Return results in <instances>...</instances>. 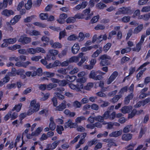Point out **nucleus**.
<instances>
[{"label": "nucleus", "mask_w": 150, "mask_h": 150, "mask_svg": "<svg viewBox=\"0 0 150 150\" xmlns=\"http://www.w3.org/2000/svg\"><path fill=\"white\" fill-rule=\"evenodd\" d=\"M79 88L76 87L75 86L73 85V84L71 83L69 84V86L70 88L74 90L77 91H79L81 90L80 89H82L86 90H90L93 86V84L92 83H88L87 85L83 86V84H80Z\"/></svg>", "instance_id": "nucleus-1"}, {"label": "nucleus", "mask_w": 150, "mask_h": 150, "mask_svg": "<svg viewBox=\"0 0 150 150\" xmlns=\"http://www.w3.org/2000/svg\"><path fill=\"white\" fill-rule=\"evenodd\" d=\"M21 18V15H16L14 16L11 20L10 22V24L9 22H7L6 24L7 26L8 27V29L10 30L11 31H12L13 29L11 25H15L16 23L18 22L19 20Z\"/></svg>", "instance_id": "nucleus-2"}, {"label": "nucleus", "mask_w": 150, "mask_h": 150, "mask_svg": "<svg viewBox=\"0 0 150 150\" xmlns=\"http://www.w3.org/2000/svg\"><path fill=\"white\" fill-rule=\"evenodd\" d=\"M17 39L16 38H13L4 39L3 40L4 42L1 45V47H5L8 46V44L15 43L17 41Z\"/></svg>", "instance_id": "nucleus-3"}, {"label": "nucleus", "mask_w": 150, "mask_h": 150, "mask_svg": "<svg viewBox=\"0 0 150 150\" xmlns=\"http://www.w3.org/2000/svg\"><path fill=\"white\" fill-rule=\"evenodd\" d=\"M58 51L57 50H50L46 56V59L48 60H50L51 59L52 60H55L56 59V56L58 54Z\"/></svg>", "instance_id": "nucleus-4"}, {"label": "nucleus", "mask_w": 150, "mask_h": 150, "mask_svg": "<svg viewBox=\"0 0 150 150\" xmlns=\"http://www.w3.org/2000/svg\"><path fill=\"white\" fill-rule=\"evenodd\" d=\"M131 12L132 11L131 10V7H123L120 8L118 9V11L116 12L115 15H118L121 14H130Z\"/></svg>", "instance_id": "nucleus-5"}, {"label": "nucleus", "mask_w": 150, "mask_h": 150, "mask_svg": "<svg viewBox=\"0 0 150 150\" xmlns=\"http://www.w3.org/2000/svg\"><path fill=\"white\" fill-rule=\"evenodd\" d=\"M109 57L107 55L104 54L100 56L99 58L101 60L100 64V66L108 65L110 64V62L108 60Z\"/></svg>", "instance_id": "nucleus-6"}, {"label": "nucleus", "mask_w": 150, "mask_h": 150, "mask_svg": "<svg viewBox=\"0 0 150 150\" xmlns=\"http://www.w3.org/2000/svg\"><path fill=\"white\" fill-rule=\"evenodd\" d=\"M89 78L93 79L95 80H100L103 78L102 76L98 74V71L92 70L89 75Z\"/></svg>", "instance_id": "nucleus-7"}, {"label": "nucleus", "mask_w": 150, "mask_h": 150, "mask_svg": "<svg viewBox=\"0 0 150 150\" xmlns=\"http://www.w3.org/2000/svg\"><path fill=\"white\" fill-rule=\"evenodd\" d=\"M31 40V38L22 35L20 36V38L18 39V41L24 45L29 43Z\"/></svg>", "instance_id": "nucleus-8"}, {"label": "nucleus", "mask_w": 150, "mask_h": 150, "mask_svg": "<svg viewBox=\"0 0 150 150\" xmlns=\"http://www.w3.org/2000/svg\"><path fill=\"white\" fill-rule=\"evenodd\" d=\"M118 75V72L115 71H114L108 79L107 83L108 84H110L114 81Z\"/></svg>", "instance_id": "nucleus-9"}, {"label": "nucleus", "mask_w": 150, "mask_h": 150, "mask_svg": "<svg viewBox=\"0 0 150 150\" xmlns=\"http://www.w3.org/2000/svg\"><path fill=\"white\" fill-rule=\"evenodd\" d=\"M77 126V124L75 123H73L71 120L69 119L64 125V127L65 129L70 127V128L74 127Z\"/></svg>", "instance_id": "nucleus-10"}, {"label": "nucleus", "mask_w": 150, "mask_h": 150, "mask_svg": "<svg viewBox=\"0 0 150 150\" xmlns=\"http://www.w3.org/2000/svg\"><path fill=\"white\" fill-rule=\"evenodd\" d=\"M40 104L39 103H37L34 106L33 110L29 109L28 111L26 114L28 115H32L34 112L38 111L40 108Z\"/></svg>", "instance_id": "nucleus-11"}, {"label": "nucleus", "mask_w": 150, "mask_h": 150, "mask_svg": "<svg viewBox=\"0 0 150 150\" xmlns=\"http://www.w3.org/2000/svg\"><path fill=\"white\" fill-rule=\"evenodd\" d=\"M91 12V9L90 8H86L83 12L84 14V16H87L85 18V19L86 20H88L90 19L91 17L92 16L93 14V13H91L90 14V13Z\"/></svg>", "instance_id": "nucleus-12"}, {"label": "nucleus", "mask_w": 150, "mask_h": 150, "mask_svg": "<svg viewBox=\"0 0 150 150\" xmlns=\"http://www.w3.org/2000/svg\"><path fill=\"white\" fill-rule=\"evenodd\" d=\"M1 14L7 17L10 16L14 14V12L11 10L4 9L1 12Z\"/></svg>", "instance_id": "nucleus-13"}, {"label": "nucleus", "mask_w": 150, "mask_h": 150, "mask_svg": "<svg viewBox=\"0 0 150 150\" xmlns=\"http://www.w3.org/2000/svg\"><path fill=\"white\" fill-rule=\"evenodd\" d=\"M50 44L51 45L52 48L54 49L60 48L62 47V45L60 43L58 42H53V41L52 40H51L50 41Z\"/></svg>", "instance_id": "nucleus-14"}, {"label": "nucleus", "mask_w": 150, "mask_h": 150, "mask_svg": "<svg viewBox=\"0 0 150 150\" xmlns=\"http://www.w3.org/2000/svg\"><path fill=\"white\" fill-rule=\"evenodd\" d=\"M77 82L78 83L76 85L73 84L76 87L79 88L80 84H83L82 83H85L86 81V79L84 77H82L80 78L77 79L76 80Z\"/></svg>", "instance_id": "nucleus-15"}, {"label": "nucleus", "mask_w": 150, "mask_h": 150, "mask_svg": "<svg viewBox=\"0 0 150 150\" xmlns=\"http://www.w3.org/2000/svg\"><path fill=\"white\" fill-rule=\"evenodd\" d=\"M132 107L131 106H124L121 108V112L124 114L129 113L132 110Z\"/></svg>", "instance_id": "nucleus-16"}, {"label": "nucleus", "mask_w": 150, "mask_h": 150, "mask_svg": "<svg viewBox=\"0 0 150 150\" xmlns=\"http://www.w3.org/2000/svg\"><path fill=\"white\" fill-rule=\"evenodd\" d=\"M80 49L79 43H75L71 48L72 52L74 54L77 53Z\"/></svg>", "instance_id": "nucleus-17"}, {"label": "nucleus", "mask_w": 150, "mask_h": 150, "mask_svg": "<svg viewBox=\"0 0 150 150\" xmlns=\"http://www.w3.org/2000/svg\"><path fill=\"white\" fill-rule=\"evenodd\" d=\"M66 103H62L56 107L55 109L56 110L62 111L66 108Z\"/></svg>", "instance_id": "nucleus-18"}, {"label": "nucleus", "mask_w": 150, "mask_h": 150, "mask_svg": "<svg viewBox=\"0 0 150 150\" xmlns=\"http://www.w3.org/2000/svg\"><path fill=\"white\" fill-rule=\"evenodd\" d=\"M60 142V140H59L55 141L52 142L51 144H49V148L50 150H53L55 149Z\"/></svg>", "instance_id": "nucleus-19"}, {"label": "nucleus", "mask_w": 150, "mask_h": 150, "mask_svg": "<svg viewBox=\"0 0 150 150\" xmlns=\"http://www.w3.org/2000/svg\"><path fill=\"white\" fill-rule=\"evenodd\" d=\"M132 134H124L122 135V139L123 141H128L132 139Z\"/></svg>", "instance_id": "nucleus-20"}, {"label": "nucleus", "mask_w": 150, "mask_h": 150, "mask_svg": "<svg viewBox=\"0 0 150 150\" xmlns=\"http://www.w3.org/2000/svg\"><path fill=\"white\" fill-rule=\"evenodd\" d=\"M67 17L66 14L63 13L60 14L59 18L57 20V21L60 23H63L64 20Z\"/></svg>", "instance_id": "nucleus-21"}, {"label": "nucleus", "mask_w": 150, "mask_h": 150, "mask_svg": "<svg viewBox=\"0 0 150 150\" xmlns=\"http://www.w3.org/2000/svg\"><path fill=\"white\" fill-rule=\"evenodd\" d=\"M122 134V131H117L113 132L109 134V136L111 137H116Z\"/></svg>", "instance_id": "nucleus-22"}, {"label": "nucleus", "mask_w": 150, "mask_h": 150, "mask_svg": "<svg viewBox=\"0 0 150 150\" xmlns=\"http://www.w3.org/2000/svg\"><path fill=\"white\" fill-rule=\"evenodd\" d=\"M41 40L43 42H45V43H43L42 45H40V46L42 47H45L48 45V42L49 41V39L47 36H43L41 38Z\"/></svg>", "instance_id": "nucleus-23"}, {"label": "nucleus", "mask_w": 150, "mask_h": 150, "mask_svg": "<svg viewBox=\"0 0 150 150\" xmlns=\"http://www.w3.org/2000/svg\"><path fill=\"white\" fill-rule=\"evenodd\" d=\"M22 106V104L21 103H19L18 104L16 105L12 108L11 110L13 111H16L17 112H19L21 110Z\"/></svg>", "instance_id": "nucleus-24"}, {"label": "nucleus", "mask_w": 150, "mask_h": 150, "mask_svg": "<svg viewBox=\"0 0 150 150\" xmlns=\"http://www.w3.org/2000/svg\"><path fill=\"white\" fill-rule=\"evenodd\" d=\"M143 27V24H141L138 25L134 28L133 31V33L134 34L138 33L142 29Z\"/></svg>", "instance_id": "nucleus-25"}, {"label": "nucleus", "mask_w": 150, "mask_h": 150, "mask_svg": "<svg viewBox=\"0 0 150 150\" xmlns=\"http://www.w3.org/2000/svg\"><path fill=\"white\" fill-rule=\"evenodd\" d=\"M99 18V16L98 15L93 17L90 21L88 24H93L97 22Z\"/></svg>", "instance_id": "nucleus-26"}, {"label": "nucleus", "mask_w": 150, "mask_h": 150, "mask_svg": "<svg viewBox=\"0 0 150 150\" xmlns=\"http://www.w3.org/2000/svg\"><path fill=\"white\" fill-rule=\"evenodd\" d=\"M42 130V129L40 127L37 128L34 132H32V134L35 136H38Z\"/></svg>", "instance_id": "nucleus-27"}, {"label": "nucleus", "mask_w": 150, "mask_h": 150, "mask_svg": "<svg viewBox=\"0 0 150 150\" xmlns=\"http://www.w3.org/2000/svg\"><path fill=\"white\" fill-rule=\"evenodd\" d=\"M102 47H100L99 49H97L93 53L92 55V57H98L99 54L102 52Z\"/></svg>", "instance_id": "nucleus-28"}, {"label": "nucleus", "mask_w": 150, "mask_h": 150, "mask_svg": "<svg viewBox=\"0 0 150 150\" xmlns=\"http://www.w3.org/2000/svg\"><path fill=\"white\" fill-rule=\"evenodd\" d=\"M28 33L31 36H38L40 35V33L39 31L35 30H30Z\"/></svg>", "instance_id": "nucleus-29"}, {"label": "nucleus", "mask_w": 150, "mask_h": 150, "mask_svg": "<svg viewBox=\"0 0 150 150\" xmlns=\"http://www.w3.org/2000/svg\"><path fill=\"white\" fill-rule=\"evenodd\" d=\"M76 77L73 76H70L69 75H66L65 77V78L69 82L73 81L76 79Z\"/></svg>", "instance_id": "nucleus-30"}, {"label": "nucleus", "mask_w": 150, "mask_h": 150, "mask_svg": "<svg viewBox=\"0 0 150 150\" xmlns=\"http://www.w3.org/2000/svg\"><path fill=\"white\" fill-rule=\"evenodd\" d=\"M63 127L60 125H57L56 129V131L58 134H61L62 133V132L64 130Z\"/></svg>", "instance_id": "nucleus-31"}, {"label": "nucleus", "mask_w": 150, "mask_h": 150, "mask_svg": "<svg viewBox=\"0 0 150 150\" xmlns=\"http://www.w3.org/2000/svg\"><path fill=\"white\" fill-rule=\"evenodd\" d=\"M131 50V48L129 47H126L125 48H123L121 50V53L122 54H123L125 53H128Z\"/></svg>", "instance_id": "nucleus-32"}, {"label": "nucleus", "mask_w": 150, "mask_h": 150, "mask_svg": "<svg viewBox=\"0 0 150 150\" xmlns=\"http://www.w3.org/2000/svg\"><path fill=\"white\" fill-rule=\"evenodd\" d=\"M57 86V85L55 83H50L47 85V89L48 90H50L51 89L56 88Z\"/></svg>", "instance_id": "nucleus-33"}, {"label": "nucleus", "mask_w": 150, "mask_h": 150, "mask_svg": "<svg viewBox=\"0 0 150 150\" xmlns=\"http://www.w3.org/2000/svg\"><path fill=\"white\" fill-rule=\"evenodd\" d=\"M32 2L31 0H28L27 3L25 4V6L27 10H28L32 6Z\"/></svg>", "instance_id": "nucleus-34"}, {"label": "nucleus", "mask_w": 150, "mask_h": 150, "mask_svg": "<svg viewBox=\"0 0 150 150\" xmlns=\"http://www.w3.org/2000/svg\"><path fill=\"white\" fill-rule=\"evenodd\" d=\"M137 112V111L136 109H133L130 113L128 115V118L129 119L132 118L136 115Z\"/></svg>", "instance_id": "nucleus-35"}, {"label": "nucleus", "mask_w": 150, "mask_h": 150, "mask_svg": "<svg viewBox=\"0 0 150 150\" xmlns=\"http://www.w3.org/2000/svg\"><path fill=\"white\" fill-rule=\"evenodd\" d=\"M121 97V95H115L112 99V103H114L117 102Z\"/></svg>", "instance_id": "nucleus-36"}, {"label": "nucleus", "mask_w": 150, "mask_h": 150, "mask_svg": "<svg viewBox=\"0 0 150 150\" xmlns=\"http://www.w3.org/2000/svg\"><path fill=\"white\" fill-rule=\"evenodd\" d=\"M21 47V46L19 45L16 44L13 45L12 46L9 47V49L12 51L16 50L17 49H20Z\"/></svg>", "instance_id": "nucleus-37"}, {"label": "nucleus", "mask_w": 150, "mask_h": 150, "mask_svg": "<svg viewBox=\"0 0 150 150\" xmlns=\"http://www.w3.org/2000/svg\"><path fill=\"white\" fill-rule=\"evenodd\" d=\"M86 120V118L84 116H81L77 117L75 119L76 123H79L81 122V121Z\"/></svg>", "instance_id": "nucleus-38"}, {"label": "nucleus", "mask_w": 150, "mask_h": 150, "mask_svg": "<svg viewBox=\"0 0 150 150\" xmlns=\"http://www.w3.org/2000/svg\"><path fill=\"white\" fill-rule=\"evenodd\" d=\"M40 16L42 20H46L48 18V15L47 13H42L40 14Z\"/></svg>", "instance_id": "nucleus-39"}, {"label": "nucleus", "mask_w": 150, "mask_h": 150, "mask_svg": "<svg viewBox=\"0 0 150 150\" xmlns=\"http://www.w3.org/2000/svg\"><path fill=\"white\" fill-rule=\"evenodd\" d=\"M111 44L110 43H107L103 47V50L105 52H107L111 46Z\"/></svg>", "instance_id": "nucleus-40"}, {"label": "nucleus", "mask_w": 150, "mask_h": 150, "mask_svg": "<svg viewBox=\"0 0 150 150\" xmlns=\"http://www.w3.org/2000/svg\"><path fill=\"white\" fill-rule=\"evenodd\" d=\"M96 6L98 8L101 9L106 7V5L105 4L100 2L96 4Z\"/></svg>", "instance_id": "nucleus-41"}, {"label": "nucleus", "mask_w": 150, "mask_h": 150, "mask_svg": "<svg viewBox=\"0 0 150 150\" xmlns=\"http://www.w3.org/2000/svg\"><path fill=\"white\" fill-rule=\"evenodd\" d=\"M150 11V6H144L141 10V11L142 13L148 12Z\"/></svg>", "instance_id": "nucleus-42"}, {"label": "nucleus", "mask_w": 150, "mask_h": 150, "mask_svg": "<svg viewBox=\"0 0 150 150\" xmlns=\"http://www.w3.org/2000/svg\"><path fill=\"white\" fill-rule=\"evenodd\" d=\"M97 139H93V140L90 141H88L87 143L88 146L91 147L93 144H96L97 143Z\"/></svg>", "instance_id": "nucleus-43"}, {"label": "nucleus", "mask_w": 150, "mask_h": 150, "mask_svg": "<svg viewBox=\"0 0 150 150\" xmlns=\"http://www.w3.org/2000/svg\"><path fill=\"white\" fill-rule=\"evenodd\" d=\"M76 21L74 17H71L68 18L66 20L67 23H74Z\"/></svg>", "instance_id": "nucleus-44"}, {"label": "nucleus", "mask_w": 150, "mask_h": 150, "mask_svg": "<svg viewBox=\"0 0 150 150\" xmlns=\"http://www.w3.org/2000/svg\"><path fill=\"white\" fill-rule=\"evenodd\" d=\"M74 18L76 20V19H83L84 18V14L80 13H77L74 16Z\"/></svg>", "instance_id": "nucleus-45"}, {"label": "nucleus", "mask_w": 150, "mask_h": 150, "mask_svg": "<svg viewBox=\"0 0 150 150\" xmlns=\"http://www.w3.org/2000/svg\"><path fill=\"white\" fill-rule=\"evenodd\" d=\"M81 58V60L78 64V65L79 66H81L85 61L88 59L87 57L86 56H84Z\"/></svg>", "instance_id": "nucleus-46"}, {"label": "nucleus", "mask_w": 150, "mask_h": 150, "mask_svg": "<svg viewBox=\"0 0 150 150\" xmlns=\"http://www.w3.org/2000/svg\"><path fill=\"white\" fill-rule=\"evenodd\" d=\"M17 73V70L14 68L12 69L11 72H10L9 75L11 76H16Z\"/></svg>", "instance_id": "nucleus-47"}, {"label": "nucleus", "mask_w": 150, "mask_h": 150, "mask_svg": "<svg viewBox=\"0 0 150 150\" xmlns=\"http://www.w3.org/2000/svg\"><path fill=\"white\" fill-rule=\"evenodd\" d=\"M146 131V130L145 129H143L142 128L141 129L138 136L139 138H141L142 137V136L145 134Z\"/></svg>", "instance_id": "nucleus-48"}, {"label": "nucleus", "mask_w": 150, "mask_h": 150, "mask_svg": "<svg viewBox=\"0 0 150 150\" xmlns=\"http://www.w3.org/2000/svg\"><path fill=\"white\" fill-rule=\"evenodd\" d=\"M131 125H127L125 126L123 129V132L124 133H127L129 132L130 130Z\"/></svg>", "instance_id": "nucleus-49"}, {"label": "nucleus", "mask_w": 150, "mask_h": 150, "mask_svg": "<svg viewBox=\"0 0 150 150\" xmlns=\"http://www.w3.org/2000/svg\"><path fill=\"white\" fill-rule=\"evenodd\" d=\"M130 58L126 56H124L121 59L120 62L121 64H123L129 60Z\"/></svg>", "instance_id": "nucleus-50"}, {"label": "nucleus", "mask_w": 150, "mask_h": 150, "mask_svg": "<svg viewBox=\"0 0 150 150\" xmlns=\"http://www.w3.org/2000/svg\"><path fill=\"white\" fill-rule=\"evenodd\" d=\"M67 81L65 80H59L58 84L60 86H64L68 83Z\"/></svg>", "instance_id": "nucleus-51"}, {"label": "nucleus", "mask_w": 150, "mask_h": 150, "mask_svg": "<svg viewBox=\"0 0 150 150\" xmlns=\"http://www.w3.org/2000/svg\"><path fill=\"white\" fill-rule=\"evenodd\" d=\"M95 120L96 121L102 122H103L104 119L103 116L98 115L95 117Z\"/></svg>", "instance_id": "nucleus-52"}, {"label": "nucleus", "mask_w": 150, "mask_h": 150, "mask_svg": "<svg viewBox=\"0 0 150 150\" xmlns=\"http://www.w3.org/2000/svg\"><path fill=\"white\" fill-rule=\"evenodd\" d=\"M35 53L38 52H42L43 53H44L45 52V50L41 47H37L35 49Z\"/></svg>", "instance_id": "nucleus-53"}, {"label": "nucleus", "mask_w": 150, "mask_h": 150, "mask_svg": "<svg viewBox=\"0 0 150 150\" xmlns=\"http://www.w3.org/2000/svg\"><path fill=\"white\" fill-rule=\"evenodd\" d=\"M81 105V103L77 100L74 101L73 103V106L76 108H80Z\"/></svg>", "instance_id": "nucleus-54"}, {"label": "nucleus", "mask_w": 150, "mask_h": 150, "mask_svg": "<svg viewBox=\"0 0 150 150\" xmlns=\"http://www.w3.org/2000/svg\"><path fill=\"white\" fill-rule=\"evenodd\" d=\"M110 110H107L105 111L103 115L102 116L105 119H109V115L110 114Z\"/></svg>", "instance_id": "nucleus-55"}, {"label": "nucleus", "mask_w": 150, "mask_h": 150, "mask_svg": "<svg viewBox=\"0 0 150 150\" xmlns=\"http://www.w3.org/2000/svg\"><path fill=\"white\" fill-rule=\"evenodd\" d=\"M11 112H8L4 117V119L5 121H8L10 118H11Z\"/></svg>", "instance_id": "nucleus-56"}, {"label": "nucleus", "mask_w": 150, "mask_h": 150, "mask_svg": "<svg viewBox=\"0 0 150 150\" xmlns=\"http://www.w3.org/2000/svg\"><path fill=\"white\" fill-rule=\"evenodd\" d=\"M30 70H34V71L33 72V73H31V76L32 77L35 76L37 75V72L36 71H35V70H36V68L34 67H30Z\"/></svg>", "instance_id": "nucleus-57"}, {"label": "nucleus", "mask_w": 150, "mask_h": 150, "mask_svg": "<svg viewBox=\"0 0 150 150\" xmlns=\"http://www.w3.org/2000/svg\"><path fill=\"white\" fill-rule=\"evenodd\" d=\"M54 73H51L48 71H46L45 73V75L47 77H53L54 75Z\"/></svg>", "instance_id": "nucleus-58"}, {"label": "nucleus", "mask_w": 150, "mask_h": 150, "mask_svg": "<svg viewBox=\"0 0 150 150\" xmlns=\"http://www.w3.org/2000/svg\"><path fill=\"white\" fill-rule=\"evenodd\" d=\"M57 71L58 73L64 75H66L67 73L66 69L62 68L59 69Z\"/></svg>", "instance_id": "nucleus-59"}, {"label": "nucleus", "mask_w": 150, "mask_h": 150, "mask_svg": "<svg viewBox=\"0 0 150 150\" xmlns=\"http://www.w3.org/2000/svg\"><path fill=\"white\" fill-rule=\"evenodd\" d=\"M108 146L109 147H111L112 146H116V144L114 142L112 139H110L108 143Z\"/></svg>", "instance_id": "nucleus-60"}, {"label": "nucleus", "mask_w": 150, "mask_h": 150, "mask_svg": "<svg viewBox=\"0 0 150 150\" xmlns=\"http://www.w3.org/2000/svg\"><path fill=\"white\" fill-rule=\"evenodd\" d=\"M79 60V58L77 57L73 56L69 59V62H77Z\"/></svg>", "instance_id": "nucleus-61"}, {"label": "nucleus", "mask_w": 150, "mask_h": 150, "mask_svg": "<svg viewBox=\"0 0 150 150\" xmlns=\"http://www.w3.org/2000/svg\"><path fill=\"white\" fill-rule=\"evenodd\" d=\"M49 127L51 130L53 131L56 128V124L54 122L50 123Z\"/></svg>", "instance_id": "nucleus-62"}, {"label": "nucleus", "mask_w": 150, "mask_h": 150, "mask_svg": "<svg viewBox=\"0 0 150 150\" xmlns=\"http://www.w3.org/2000/svg\"><path fill=\"white\" fill-rule=\"evenodd\" d=\"M27 53L31 54H34L35 53V49L30 48L27 49Z\"/></svg>", "instance_id": "nucleus-63"}, {"label": "nucleus", "mask_w": 150, "mask_h": 150, "mask_svg": "<svg viewBox=\"0 0 150 150\" xmlns=\"http://www.w3.org/2000/svg\"><path fill=\"white\" fill-rule=\"evenodd\" d=\"M150 102V97H148L142 101V106H144Z\"/></svg>", "instance_id": "nucleus-64"}]
</instances>
